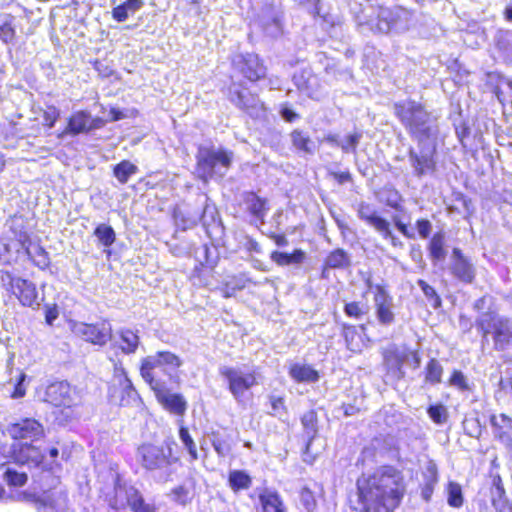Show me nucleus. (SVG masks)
Returning a JSON list of instances; mask_svg holds the SVG:
<instances>
[{
	"label": "nucleus",
	"mask_w": 512,
	"mask_h": 512,
	"mask_svg": "<svg viewBox=\"0 0 512 512\" xmlns=\"http://www.w3.org/2000/svg\"><path fill=\"white\" fill-rule=\"evenodd\" d=\"M394 112L410 136L418 142L420 151L409 149L408 158L414 175L421 178L436 170V140L439 132L437 119L415 101L394 104Z\"/></svg>",
	"instance_id": "nucleus-1"
},
{
	"label": "nucleus",
	"mask_w": 512,
	"mask_h": 512,
	"mask_svg": "<svg viewBox=\"0 0 512 512\" xmlns=\"http://www.w3.org/2000/svg\"><path fill=\"white\" fill-rule=\"evenodd\" d=\"M358 504L363 512H394L406 486L403 474L393 466H381L357 479Z\"/></svg>",
	"instance_id": "nucleus-2"
},
{
	"label": "nucleus",
	"mask_w": 512,
	"mask_h": 512,
	"mask_svg": "<svg viewBox=\"0 0 512 512\" xmlns=\"http://www.w3.org/2000/svg\"><path fill=\"white\" fill-rule=\"evenodd\" d=\"M6 432L14 441L10 445L1 444L0 453L16 464L29 468L40 467L44 452L34 442L44 436L43 425L34 418H22L8 424Z\"/></svg>",
	"instance_id": "nucleus-3"
},
{
	"label": "nucleus",
	"mask_w": 512,
	"mask_h": 512,
	"mask_svg": "<svg viewBox=\"0 0 512 512\" xmlns=\"http://www.w3.org/2000/svg\"><path fill=\"white\" fill-rule=\"evenodd\" d=\"M416 23L415 13L402 6L393 8L379 7L373 10L370 19L361 26L367 25L372 32L387 34L390 32L404 33Z\"/></svg>",
	"instance_id": "nucleus-4"
},
{
	"label": "nucleus",
	"mask_w": 512,
	"mask_h": 512,
	"mask_svg": "<svg viewBox=\"0 0 512 512\" xmlns=\"http://www.w3.org/2000/svg\"><path fill=\"white\" fill-rule=\"evenodd\" d=\"M136 456L141 466L147 471L156 473L161 481H168L174 473L173 466L177 458L172 456L170 447L142 444L138 447Z\"/></svg>",
	"instance_id": "nucleus-5"
},
{
	"label": "nucleus",
	"mask_w": 512,
	"mask_h": 512,
	"mask_svg": "<svg viewBox=\"0 0 512 512\" xmlns=\"http://www.w3.org/2000/svg\"><path fill=\"white\" fill-rule=\"evenodd\" d=\"M199 177L207 181L215 176L222 178L228 172L233 152L222 147L200 146L196 155Z\"/></svg>",
	"instance_id": "nucleus-6"
},
{
	"label": "nucleus",
	"mask_w": 512,
	"mask_h": 512,
	"mask_svg": "<svg viewBox=\"0 0 512 512\" xmlns=\"http://www.w3.org/2000/svg\"><path fill=\"white\" fill-rule=\"evenodd\" d=\"M181 365L182 360L176 354L159 351L142 359L140 374L147 384L158 383L162 382L158 379V371L172 377Z\"/></svg>",
	"instance_id": "nucleus-7"
},
{
	"label": "nucleus",
	"mask_w": 512,
	"mask_h": 512,
	"mask_svg": "<svg viewBox=\"0 0 512 512\" xmlns=\"http://www.w3.org/2000/svg\"><path fill=\"white\" fill-rule=\"evenodd\" d=\"M476 327L486 340L489 334L493 335L495 348L504 350L512 340V321L494 312L482 313L476 320Z\"/></svg>",
	"instance_id": "nucleus-8"
},
{
	"label": "nucleus",
	"mask_w": 512,
	"mask_h": 512,
	"mask_svg": "<svg viewBox=\"0 0 512 512\" xmlns=\"http://www.w3.org/2000/svg\"><path fill=\"white\" fill-rule=\"evenodd\" d=\"M219 374L227 382L229 392L238 403L243 401L246 391L258 384L256 371L241 366H220Z\"/></svg>",
	"instance_id": "nucleus-9"
},
{
	"label": "nucleus",
	"mask_w": 512,
	"mask_h": 512,
	"mask_svg": "<svg viewBox=\"0 0 512 512\" xmlns=\"http://www.w3.org/2000/svg\"><path fill=\"white\" fill-rule=\"evenodd\" d=\"M0 281L2 286L19 300L21 305L33 309L39 307L38 291L32 281L15 276L8 271L1 272Z\"/></svg>",
	"instance_id": "nucleus-10"
},
{
	"label": "nucleus",
	"mask_w": 512,
	"mask_h": 512,
	"mask_svg": "<svg viewBox=\"0 0 512 512\" xmlns=\"http://www.w3.org/2000/svg\"><path fill=\"white\" fill-rule=\"evenodd\" d=\"M109 399L120 406H138L141 403L137 390L121 365L115 366L114 383L109 388Z\"/></svg>",
	"instance_id": "nucleus-11"
},
{
	"label": "nucleus",
	"mask_w": 512,
	"mask_h": 512,
	"mask_svg": "<svg viewBox=\"0 0 512 512\" xmlns=\"http://www.w3.org/2000/svg\"><path fill=\"white\" fill-rule=\"evenodd\" d=\"M69 327L75 336L94 345L104 346L112 340V327L108 320L96 323L70 321Z\"/></svg>",
	"instance_id": "nucleus-12"
},
{
	"label": "nucleus",
	"mask_w": 512,
	"mask_h": 512,
	"mask_svg": "<svg viewBox=\"0 0 512 512\" xmlns=\"http://www.w3.org/2000/svg\"><path fill=\"white\" fill-rule=\"evenodd\" d=\"M22 496L25 501L34 504L37 510H62L66 507L68 501L67 492L58 487H53L41 493L25 491Z\"/></svg>",
	"instance_id": "nucleus-13"
},
{
	"label": "nucleus",
	"mask_w": 512,
	"mask_h": 512,
	"mask_svg": "<svg viewBox=\"0 0 512 512\" xmlns=\"http://www.w3.org/2000/svg\"><path fill=\"white\" fill-rule=\"evenodd\" d=\"M228 98L239 109L245 111L253 118H258L264 113V105L258 96L242 88L239 84L232 83L228 88Z\"/></svg>",
	"instance_id": "nucleus-14"
},
{
	"label": "nucleus",
	"mask_w": 512,
	"mask_h": 512,
	"mask_svg": "<svg viewBox=\"0 0 512 512\" xmlns=\"http://www.w3.org/2000/svg\"><path fill=\"white\" fill-rule=\"evenodd\" d=\"M369 290L374 292V307L377 320L380 324L389 326L395 321L394 301L387 289L381 284H372L367 280Z\"/></svg>",
	"instance_id": "nucleus-15"
},
{
	"label": "nucleus",
	"mask_w": 512,
	"mask_h": 512,
	"mask_svg": "<svg viewBox=\"0 0 512 512\" xmlns=\"http://www.w3.org/2000/svg\"><path fill=\"white\" fill-rule=\"evenodd\" d=\"M154 391L157 401L169 412L183 415L187 409V402L181 394L172 393L164 384L158 382L148 384Z\"/></svg>",
	"instance_id": "nucleus-16"
},
{
	"label": "nucleus",
	"mask_w": 512,
	"mask_h": 512,
	"mask_svg": "<svg viewBox=\"0 0 512 512\" xmlns=\"http://www.w3.org/2000/svg\"><path fill=\"white\" fill-rule=\"evenodd\" d=\"M45 400L56 407H67L76 404V394L66 381L51 383L45 392Z\"/></svg>",
	"instance_id": "nucleus-17"
},
{
	"label": "nucleus",
	"mask_w": 512,
	"mask_h": 512,
	"mask_svg": "<svg viewBox=\"0 0 512 512\" xmlns=\"http://www.w3.org/2000/svg\"><path fill=\"white\" fill-rule=\"evenodd\" d=\"M234 67L239 70L249 81H257L266 74V68L259 57L252 53L240 54L233 59Z\"/></svg>",
	"instance_id": "nucleus-18"
},
{
	"label": "nucleus",
	"mask_w": 512,
	"mask_h": 512,
	"mask_svg": "<svg viewBox=\"0 0 512 512\" xmlns=\"http://www.w3.org/2000/svg\"><path fill=\"white\" fill-rule=\"evenodd\" d=\"M450 271L456 279L467 284L472 283L476 275L474 265L459 248L452 251Z\"/></svg>",
	"instance_id": "nucleus-19"
},
{
	"label": "nucleus",
	"mask_w": 512,
	"mask_h": 512,
	"mask_svg": "<svg viewBox=\"0 0 512 512\" xmlns=\"http://www.w3.org/2000/svg\"><path fill=\"white\" fill-rule=\"evenodd\" d=\"M240 207L242 210L248 212L255 220L261 224L264 223V218L267 214V200L261 198L254 192H244L241 195Z\"/></svg>",
	"instance_id": "nucleus-20"
},
{
	"label": "nucleus",
	"mask_w": 512,
	"mask_h": 512,
	"mask_svg": "<svg viewBox=\"0 0 512 512\" xmlns=\"http://www.w3.org/2000/svg\"><path fill=\"white\" fill-rule=\"evenodd\" d=\"M490 424L494 438L507 449L512 447V418L505 414L492 415Z\"/></svg>",
	"instance_id": "nucleus-21"
},
{
	"label": "nucleus",
	"mask_w": 512,
	"mask_h": 512,
	"mask_svg": "<svg viewBox=\"0 0 512 512\" xmlns=\"http://www.w3.org/2000/svg\"><path fill=\"white\" fill-rule=\"evenodd\" d=\"M113 345L119 348L124 354H134L140 344V338L137 332L128 329L121 328L116 331L115 335H112Z\"/></svg>",
	"instance_id": "nucleus-22"
},
{
	"label": "nucleus",
	"mask_w": 512,
	"mask_h": 512,
	"mask_svg": "<svg viewBox=\"0 0 512 512\" xmlns=\"http://www.w3.org/2000/svg\"><path fill=\"white\" fill-rule=\"evenodd\" d=\"M357 214L362 221L373 227L376 232L388 233V220L381 217L371 204L361 202Z\"/></svg>",
	"instance_id": "nucleus-23"
},
{
	"label": "nucleus",
	"mask_w": 512,
	"mask_h": 512,
	"mask_svg": "<svg viewBox=\"0 0 512 512\" xmlns=\"http://www.w3.org/2000/svg\"><path fill=\"white\" fill-rule=\"evenodd\" d=\"M136 495V488L132 485L115 483L114 496L109 499V506L115 510L125 509L129 506L131 498Z\"/></svg>",
	"instance_id": "nucleus-24"
},
{
	"label": "nucleus",
	"mask_w": 512,
	"mask_h": 512,
	"mask_svg": "<svg viewBox=\"0 0 512 512\" xmlns=\"http://www.w3.org/2000/svg\"><path fill=\"white\" fill-rule=\"evenodd\" d=\"M89 132V112L78 111L71 115L67 127L58 135L62 138L65 135H78Z\"/></svg>",
	"instance_id": "nucleus-25"
},
{
	"label": "nucleus",
	"mask_w": 512,
	"mask_h": 512,
	"mask_svg": "<svg viewBox=\"0 0 512 512\" xmlns=\"http://www.w3.org/2000/svg\"><path fill=\"white\" fill-rule=\"evenodd\" d=\"M423 482L421 489V497L426 502L431 500V497L434 492V488L438 483V468L437 465L433 461H429L423 470Z\"/></svg>",
	"instance_id": "nucleus-26"
},
{
	"label": "nucleus",
	"mask_w": 512,
	"mask_h": 512,
	"mask_svg": "<svg viewBox=\"0 0 512 512\" xmlns=\"http://www.w3.org/2000/svg\"><path fill=\"white\" fill-rule=\"evenodd\" d=\"M289 376L298 383H315L319 380V373L307 364L293 363L289 367Z\"/></svg>",
	"instance_id": "nucleus-27"
},
{
	"label": "nucleus",
	"mask_w": 512,
	"mask_h": 512,
	"mask_svg": "<svg viewBox=\"0 0 512 512\" xmlns=\"http://www.w3.org/2000/svg\"><path fill=\"white\" fill-rule=\"evenodd\" d=\"M210 213L213 217L214 214V208L210 207L209 205H206L201 217L198 216H186L184 213L180 210L174 211V220L177 225V227L181 228L182 230H187L192 227H194L198 220L201 221L202 225L206 227L208 225L207 222V214Z\"/></svg>",
	"instance_id": "nucleus-28"
},
{
	"label": "nucleus",
	"mask_w": 512,
	"mask_h": 512,
	"mask_svg": "<svg viewBox=\"0 0 512 512\" xmlns=\"http://www.w3.org/2000/svg\"><path fill=\"white\" fill-rule=\"evenodd\" d=\"M262 512H285L280 495L273 490L265 489L259 494Z\"/></svg>",
	"instance_id": "nucleus-29"
},
{
	"label": "nucleus",
	"mask_w": 512,
	"mask_h": 512,
	"mask_svg": "<svg viewBox=\"0 0 512 512\" xmlns=\"http://www.w3.org/2000/svg\"><path fill=\"white\" fill-rule=\"evenodd\" d=\"M495 46L505 62H512V31L499 30L495 38Z\"/></svg>",
	"instance_id": "nucleus-30"
},
{
	"label": "nucleus",
	"mask_w": 512,
	"mask_h": 512,
	"mask_svg": "<svg viewBox=\"0 0 512 512\" xmlns=\"http://www.w3.org/2000/svg\"><path fill=\"white\" fill-rule=\"evenodd\" d=\"M144 6L143 0H126L112 9V18L117 22H124L129 14H134Z\"/></svg>",
	"instance_id": "nucleus-31"
},
{
	"label": "nucleus",
	"mask_w": 512,
	"mask_h": 512,
	"mask_svg": "<svg viewBox=\"0 0 512 512\" xmlns=\"http://www.w3.org/2000/svg\"><path fill=\"white\" fill-rule=\"evenodd\" d=\"M15 17L11 14L0 15V40L5 44L13 43L16 37Z\"/></svg>",
	"instance_id": "nucleus-32"
},
{
	"label": "nucleus",
	"mask_w": 512,
	"mask_h": 512,
	"mask_svg": "<svg viewBox=\"0 0 512 512\" xmlns=\"http://www.w3.org/2000/svg\"><path fill=\"white\" fill-rule=\"evenodd\" d=\"M228 484L234 492L247 490L252 485V478L244 470H231L228 476Z\"/></svg>",
	"instance_id": "nucleus-33"
},
{
	"label": "nucleus",
	"mask_w": 512,
	"mask_h": 512,
	"mask_svg": "<svg viewBox=\"0 0 512 512\" xmlns=\"http://www.w3.org/2000/svg\"><path fill=\"white\" fill-rule=\"evenodd\" d=\"M491 501L496 512H512V505L506 497L504 487L497 483L491 490Z\"/></svg>",
	"instance_id": "nucleus-34"
},
{
	"label": "nucleus",
	"mask_w": 512,
	"mask_h": 512,
	"mask_svg": "<svg viewBox=\"0 0 512 512\" xmlns=\"http://www.w3.org/2000/svg\"><path fill=\"white\" fill-rule=\"evenodd\" d=\"M291 141L293 146L305 154H314L316 150L315 143L311 138L301 130H294L291 133Z\"/></svg>",
	"instance_id": "nucleus-35"
},
{
	"label": "nucleus",
	"mask_w": 512,
	"mask_h": 512,
	"mask_svg": "<svg viewBox=\"0 0 512 512\" xmlns=\"http://www.w3.org/2000/svg\"><path fill=\"white\" fill-rule=\"evenodd\" d=\"M26 254L33 261V263L39 267L40 269H45L48 267L50 260L48 253L45 251L43 247L38 244L29 243L28 246L25 247Z\"/></svg>",
	"instance_id": "nucleus-36"
},
{
	"label": "nucleus",
	"mask_w": 512,
	"mask_h": 512,
	"mask_svg": "<svg viewBox=\"0 0 512 512\" xmlns=\"http://www.w3.org/2000/svg\"><path fill=\"white\" fill-rule=\"evenodd\" d=\"M380 200L388 207L402 212L404 211L402 195L392 187H385L380 193Z\"/></svg>",
	"instance_id": "nucleus-37"
},
{
	"label": "nucleus",
	"mask_w": 512,
	"mask_h": 512,
	"mask_svg": "<svg viewBox=\"0 0 512 512\" xmlns=\"http://www.w3.org/2000/svg\"><path fill=\"white\" fill-rule=\"evenodd\" d=\"M444 243V235L442 233L434 234L430 240L428 250L430 257L435 264L439 261H444L446 258Z\"/></svg>",
	"instance_id": "nucleus-38"
},
{
	"label": "nucleus",
	"mask_w": 512,
	"mask_h": 512,
	"mask_svg": "<svg viewBox=\"0 0 512 512\" xmlns=\"http://www.w3.org/2000/svg\"><path fill=\"white\" fill-rule=\"evenodd\" d=\"M349 265V255L343 249H336L332 251L325 260V266L331 269H343Z\"/></svg>",
	"instance_id": "nucleus-39"
},
{
	"label": "nucleus",
	"mask_w": 512,
	"mask_h": 512,
	"mask_svg": "<svg viewBox=\"0 0 512 512\" xmlns=\"http://www.w3.org/2000/svg\"><path fill=\"white\" fill-rule=\"evenodd\" d=\"M447 503L450 507L460 508L463 506L464 497L462 487L454 481H449L446 486Z\"/></svg>",
	"instance_id": "nucleus-40"
},
{
	"label": "nucleus",
	"mask_w": 512,
	"mask_h": 512,
	"mask_svg": "<svg viewBox=\"0 0 512 512\" xmlns=\"http://www.w3.org/2000/svg\"><path fill=\"white\" fill-rule=\"evenodd\" d=\"M137 171V166L128 160L121 161L113 169L114 176L121 184L127 183L129 178L136 174Z\"/></svg>",
	"instance_id": "nucleus-41"
},
{
	"label": "nucleus",
	"mask_w": 512,
	"mask_h": 512,
	"mask_svg": "<svg viewBox=\"0 0 512 512\" xmlns=\"http://www.w3.org/2000/svg\"><path fill=\"white\" fill-rule=\"evenodd\" d=\"M443 366L436 359H431L425 367V382L437 385L442 381Z\"/></svg>",
	"instance_id": "nucleus-42"
},
{
	"label": "nucleus",
	"mask_w": 512,
	"mask_h": 512,
	"mask_svg": "<svg viewBox=\"0 0 512 512\" xmlns=\"http://www.w3.org/2000/svg\"><path fill=\"white\" fill-rule=\"evenodd\" d=\"M306 436L308 437L307 449H309L311 441L317 432V416L314 411L304 413L301 418Z\"/></svg>",
	"instance_id": "nucleus-43"
},
{
	"label": "nucleus",
	"mask_w": 512,
	"mask_h": 512,
	"mask_svg": "<svg viewBox=\"0 0 512 512\" xmlns=\"http://www.w3.org/2000/svg\"><path fill=\"white\" fill-rule=\"evenodd\" d=\"M94 235L105 247H110L116 240L114 229L107 224H99L94 230Z\"/></svg>",
	"instance_id": "nucleus-44"
},
{
	"label": "nucleus",
	"mask_w": 512,
	"mask_h": 512,
	"mask_svg": "<svg viewBox=\"0 0 512 512\" xmlns=\"http://www.w3.org/2000/svg\"><path fill=\"white\" fill-rule=\"evenodd\" d=\"M3 479L9 486L20 487L26 484L28 476L25 472H19L14 468L6 467L3 472Z\"/></svg>",
	"instance_id": "nucleus-45"
},
{
	"label": "nucleus",
	"mask_w": 512,
	"mask_h": 512,
	"mask_svg": "<svg viewBox=\"0 0 512 512\" xmlns=\"http://www.w3.org/2000/svg\"><path fill=\"white\" fill-rule=\"evenodd\" d=\"M179 438L187 450L188 454L191 457V460H197L198 459V452L196 444L192 438V436L189 433V430L187 427L180 425L179 427Z\"/></svg>",
	"instance_id": "nucleus-46"
},
{
	"label": "nucleus",
	"mask_w": 512,
	"mask_h": 512,
	"mask_svg": "<svg viewBox=\"0 0 512 512\" xmlns=\"http://www.w3.org/2000/svg\"><path fill=\"white\" fill-rule=\"evenodd\" d=\"M299 502L305 512H314L317 506L313 492L307 487L301 489Z\"/></svg>",
	"instance_id": "nucleus-47"
},
{
	"label": "nucleus",
	"mask_w": 512,
	"mask_h": 512,
	"mask_svg": "<svg viewBox=\"0 0 512 512\" xmlns=\"http://www.w3.org/2000/svg\"><path fill=\"white\" fill-rule=\"evenodd\" d=\"M362 138L361 132H354L341 140L340 148L344 153L356 154V149Z\"/></svg>",
	"instance_id": "nucleus-48"
},
{
	"label": "nucleus",
	"mask_w": 512,
	"mask_h": 512,
	"mask_svg": "<svg viewBox=\"0 0 512 512\" xmlns=\"http://www.w3.org/2000/svg\"><path fill=\"white\" fill-rule=\"evenodd\" d=\"M417 284L427 300L431 303L432 307L435 309L439 308L441 306V298L437 294L436 290L422 279H419Z\"/></svg>",
	"instance_id": "nucleus-49"
},
{
	"label": "nucleus",
	"mask_w": 512,
	"mask_h": 512,
	"mask_svg": "<svg viewBox=\"0 0 512 512\" xmlns=\"http://www.w3.org/2000/svg\"><path fill=\"white\" fill-rule=\"evenodd\" d=\"M427 413L431 420L436 424H443L448 418L447 409L442 404L430 405L427 409Z\"/></svg>",
	"instance_id": "nucleus-50"
},
{
	"label": "nucleus",
	"mask_w": 512,
	"mask_h": 512,
	"mask_svg": "<svg viewBox=\"0 0 512 512\" xmlns=\"http://www.w3.org/2000/svg\"><path fill=\"white\" fill-rule=\"evenodd\" d=\"M448 383L462 392L470 390L468 379L460 370H453Z\"/></svg>",
	"instance_id": "nucleus-51"
},
{
	"label": "nucleus",
	"mask_w": 512,
	"mask_h": 512,
	"mask_svg": "<svg viewBox=\"0 0 512 512\" xmlns=\"http://www.w3.org/2000/svg\"><path fill=\"white\" fill-rule=\"evenodd\" d=\"M133 512H155L154 507L145 502L141 493L136 489V495L131 498L129 503Z\"/></svg>",
	"instance_id": "nucleus-52"
},
{
	"label": "nucleus",
	"mask_w": 512,
	"mask_h": 512,
	"mask_svg": "<svg viewBox=\"0 0 512 512\" xmlns=\"http://www.w3.org/2000/svg\"><path fill=\"white\" fill-rule=\"evenodd\" d=\"M344 312L348 317L360 319L367 313V306L360 302L346 303L344 306Z\"/></svg>",
	"instance_id": "nucleus-53"
},
{
	"label": "nucleus",
	"mask_w": 512,
	"mask_h": 512,
	"mask_svg": "<svg viewBox=\"0 0 512 512\" xmlns=\"http://www.w3.org/2000/svg\"><path fill=\"white\" fill-rule=\"evenodd\" d=\"M247 282H251L249 278L244 275L234 277L232 280L226 283L225 297L232 296L236 290H242L246 287Z\"/></svg>",
	"instance_id": "nucleus-54"
},
{
	"label": "nucleus",
	"mask_w": 512,
	"mask_h": 512,
	"mask_svg": "<svg viewBox=\"0 0 512 512\" xmlns=\"http://www.w3.org/2000/svg\"><path fill=\"white\" fill-rule=\"evenodd\" d=\"M293 80L299 90L310 94L311 82L314 80L310 73L301 72L300 74H295Z\"/></svg>",
	"instance_id": "nucleus-55"
},
{
	"label": "nucleus",
	"mask_w": 512,
	"mask_h": 512,
	"mask_svg": "<svg viewBox=\"0 0 512 512\" xmlns=\"http://www.w3.org/2000/svg\"><path fill=\"white\" fill-rule=\"evenodd\" d=\"M59 117H60V111L54 106L48 107L44 111V114H43L44 123L49 128L54 127V125L57 122V120L59 119Z\"/></svg>",
	"instance_id": "nucleus-56"
},
{
	"label": "nucleus",
	"mask_w": 512,
	"mask_h": 512,
	"mask_svg": "<svg viewBox=\"0 0 512 512\" xmlns=\"http://www.w3.org/2000/svg\"><path fill=\"white\" fill-rule=\"evenodd\" d=\"M343 337L349 350L355 351L353 347V339L357 335L356 328L352 325L343 324Z\"/></svg>",
	"instance_id": "nucleus-57"
},
{
	"label": "nucleus",
	"mask_w": 512,
	"mask_h": 512,
	"mask_svg": "<svg viewBox=\"0 0 512 512\" xmlns=\"http://www.w3.org/2000/svg\"><path fill=\"white\" fill-rule=\"evenodd\" d=\"M212 446L215 450V452L221 456L224 457L230 452V447L224 440L219 438L218 436H214L212 439Z\"/></svg>",
	"instance_id": "nucleus-58"
},
{
	"label": "nucleus",
	"mask_w": 512,
	"mask_h": 512,
	"mask_svg": "<svg viewBox=\"0 0 512 512\" xmlns=\"http://www.w3.org/2000/svg\"><path fill=\"white\" fill-rule=\"evenodd\" d=\"M416 228L418 230L419 235L426 239L431 233L432 224L427 219H420L416 221Z\"/></svg>",
	"instance_id": "nucleus-59"
},
{
	"label": "nucleus",
	"mask_w": 512,
	"mask_h": 512,
	"mask_svg": "<svg viewBox=\"0 0 512 512\" xmlns=\"http://www.w3.org/2000/svg\"><path fill=\"white\" fill-rule=\"evenodd\" d=\"M172 494L174 499L181 504H185L189 498V491L184 486L174 488Z\"/></svg>",
	"instance_id": "nucleus-60"
},
{
	"label": "nucleus",
	"mask_w": 512,
	"mask_h": 512,
	"mask_svg": "<svg viewBox=\"0 0 512 512\" xmlns=\"http://www.w3.org/2000/svg\"><path fill=\"white\" fill-rule=\"evenodd\" d=\"M280 115L287 122H293L299 118V115L295 113L288 105L281 106Z\"/></svg>",
	"instance_id": "nucleus-61"
},
{
	"label": "nucleus",
	"mask_w": 512,
	"mask_h": 512,
	"mask_svg": "<svg viewBox=\"0 0 512 512\" xmlns=\"http://www.w3.org/2000/svg\"><path fill=\"white\" fill-rule=\"evenodd\" d=\"M271 259L280 266L289 265V254L286 252L274 251L271 254Z\"/></svg>",
	"instance_id": "nucleus-62"
},
{
	"label": "nucleus",
	"mask_w": 512,
	"mask_h": 512,
	"mask_svg": "<svg viewBox=\"0 0 512 512\" xmlns=\"http://www.w3.org/2000/svg\"><path fill=\"white\" fill-rule=\"evenodd\" d=\"M272 414L280 416L281 412L285 409L284 399L281 397H271Z\"/></svg>",
	"instance_id": "nucleus-63"
},
{
	"label": "nucleus",
	"mask_w": 512,
	"mask_h": 512,
	"mask_svg": "<svg viewBox=\"0 0 512 512\" xmlns=\"http://www.w3.org/2000/svg\"><path fill=\"white\" fill-rule=\"evenodd\" d=\"M333 178L339 183L344 184L346 182L351 181L352 176L349 171H343V172H332L331 173Z\"/></svg>",
	"instance_id": "nucleus-64"
}]
</instances>
